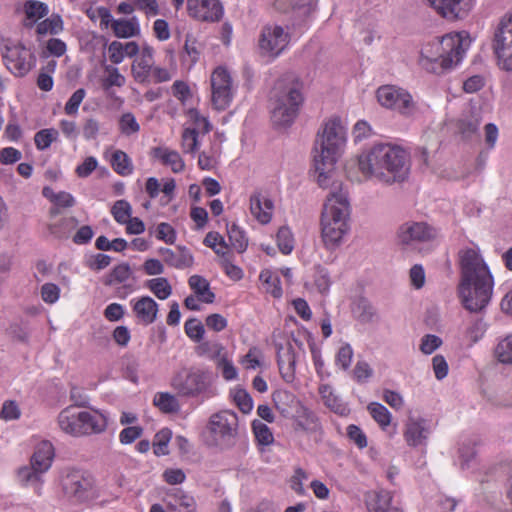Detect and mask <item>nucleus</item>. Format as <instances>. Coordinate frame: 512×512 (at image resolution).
<instances>
[{"label":"nucleus","mask_w":512,"mask_h":512,"mask_svg":"<svg viewBox=\"0 0 512 512\" xmlns=\"http://www.w3.org/2000/svg\"><path fill=\"white\" fill-rule=\"evenodd\" d=\"M460 282L458 295L470 312H480L489 303L493 292V276L479 251L465 248L459 251Z\"/></svg>","instance_id":"obj_1"},{"label":"nucleus","mask_w":512,"mask_h":512,"mask_svg":"<svg viewBox=\"0 0 512 512\" xmlns=\"http://www.w3.org/2000/svg\"><path fill=\"white\" fill-rule=\"evenodd\" d=\"M357 165L364 179L385 185L404 181L410 171L407 151L390 143L376 144L363 151L357 157Z\"/></svg>","instance_id":"obj_2"},{"label":"nucleus","mask_w":512,"mask_h":512,"mask_svg":"<svg viewBox=\"0 0 512 512\" xmlns=\"http://www.w3.org/2000/svg\"><path fill=\"white\" fill-rule=\"evenodd\" d=\"M320 187L330 190L320 217L321 239L324 247L333 251L342 245L350 229L351 206L348 190L342 181H332L327 186Z\"/></svg>","instance_id":"obj_3"},{"label":"nucleus","mask_w":512,"mask_h":512,"mask_svg":"<svg viewBox=\"0 0 512 512\" xmlns=\"http://www.w3.org/2000/svg\"><path fill=\"white\" fill-rule=\"evenodd\" d=\"M346 145V129L341 120L326 121L317 134L313 156V178L319 186H327L337 178L335 164Z\"/></svg>","instance_id":"obj_4"},{"label":"nucleus","mask_w":512,"mask_h":512,"mask_svg":"<svg viewBox=\"0 0 512 512\" xmlns=\"http://www.w3.org/2000/svg\"><path fill=\"white\" fill-rule=\"evenodd\" d=\"M470 44L471 39L465 32L435 38L422 46L419 64L431 73H445L461 62Z\"/></svg>","instance_id":"obj_5"},{"label":"nucleus","mask_w":512,"mask_h":512,"mask_svg":"<svg viewBox=\"0 0 512 512\" xmlns=\"http://www.w3.org/2000/svg\"><path fill=\"white\" fill-rule=\"evenodd\" d=\"M301 83L292 75L279 79L270 96L271 120L275 126H290L303 102Z\"/></svg>","instance_id":"obj_6"},{"label":"nucleus","mask_w":512,"mask_h":512,"mask_svg":"<svg viewBox=\"0 0 512 512\" xmlns=\"http://www.w3.org/2000/svg\"><path fill=\"white\" fill-rule=\"evenodd\" d=\"M57 422L61 431L73 437L100 434L107 427V419L99 411L80 410L73 405L59 413Z\"/></svg>","instance_id":"obj_7"},{"label":"nucleus","mask_w":512,"mask_h":512,"mask_svg":"<svg viewBox=\"0 0 512 512\" xmlns=\"http://www.w3.org/2000/svg\"><path fill=\"white\" fill-rule=\"evenodd\" d=\"M170 386L181 397L209 399L217 394L212 372L198 367H185L175 372Z\"/></svg>","instance_id":"obj_8"},{"label":"nucleus","mask_w":512,"mask_h":512,"mask_svg":"<svg viewBox=\"0 0 512 512\" xmlns=\"http://www.w3.org/2000/svg\"><path fill=\"white\" fill-rule=\"evenodd\" d=\"M207 443L221 450L232 448L238 438L239 418L236 412L223 409L210 415L205 426Z\"/></svg>","instance_id":"obj_9"},{"label":"nucleus","mask_w":512,"mask_h":512,"mask_svg":"<svg viewBox=\"0 0 512 512\" xmlns=\"http://www.w3.org/2000/svg\"><path fill=\"white\" fill-rule=\"evenodd\" d=\"M65 495L76 501H85L97 495V487L91 473L78 469H65L61 476Z\"/></svg>","instance_id":"obj_10"},{"label":"nucleus","mask_w":512,"mask_h":512,"mask_svg":"<svg viewBox=\"0 0 512 512\" xmlns=\"http://www.w3.org/2000/svg\"><path fill=\"white\" fill-rule=\"evenodd\" d=\"M493 50L498 59L499 66L512 70V11L499 22L493 39Z\"/></svg>","instance_id":"obj_11"},{"label":"nucleus","mask_w":512,"mask_h":512,"mask_svg":"<svg viewBox=\"0 0 512 512\" xmlns=\"http://www.w3.org/2000/svg\"><path fill=\"white\" fill-rule=\"evenodd\" d=\"M377 100L381 106L395 110L402 115H411L416 106L411 94L403 88L385 85L378 88Z\"/></svg>","instance_id":"obj_12"},{"label":"nucleus","mask_w":512,"mask_h":512,"mask_svg":"<svg viewBox=\"0 0 512 512\" xmlns=\"http://www.w3.org/2000/svg\"><path fill=\"white\" fill-rule=\"evenodd\" d=\"M437 228L427 222L409 221L402 224L397 231V238L403 246H413L420 243H430L438 238Z\"/></svg>","instance_id":"obj_13"},{"label":"nucleus","mask_w":512,"mask_h":512,"mask_svg":"<svg viewBox=\"0 0 512 512\" xmlns=\"http://www.w3.org/2000/svg\"><path fill=\"white\" fill-rule=\"evenodd\" d=\"M211 101L217 110H225L233 98L232 79L223 67H217L211 74Z\"/></svg>","instance_id":"obj_14"},{"label":"nucleus","mask_w":512,"mask_h":512,"mask_svg":"<svg viewBox=\"0 0 512 512\" xmlns=\"http://www.w3.org/2000/svg\"><path fill=\"white\" fill-rule=\"evenodd\" d=\"M289 33L282 26L266 25L260 34L259 48L263 55L278 56L289 43Z\"/></svg>","instance_id":"obj_15"},{"label":"nucleus","mask_w":512,"mask_h":512,"mask_svg":"<svg viewBox=\"0 0 512 512\" xmlns=\"http://www.w3.org/2000/svg\"><path fill=\"white\" fill-rule=\"evenodd\" d=\"M7 68L17 76L26 75L35 65V56L22 45L6 47L3 55Z\"/></svg>","instance_id":"obj_16"},{"label":"nucleus","mask_w":512,"mask_h":512,"mask_svg":"<svg viewBox=\"0 0 512 512\" xmlns=\"http://www.w3.org/2000/svg\"><path fill=\"white\" fill-rule=\"evenodd\" d=\"M430 6L448 20H463L473 10L476 0H427Z\"/></svg>","instance_id":"obj_17"},{"label":"nucleus","mask_w":512,"mask_h":512,"mask_svg":"<svg viewBox=\"0 0 512 512\" xmlns=\"http://www.w3.org/2000/svg\"><path fill=\"white\" fill-rule=\"evenodd\" d=\"M187 9L191 17L200 21L216 22L223 16L219 0H187Z\"/></svg>","instance_id":"obj_18"},{"label":"nucleus","mask_w":512,"mask_h":512,"mask_svg":"<svg viewBox=\"0 0 512 512\" xmlns=\"http://www.w3.org/2000/svg\"><path fill=\"white\" fill-rule=\"evenodd\" d=\"M429 434L430 428L425 419L419 416H408L403 431V436L408 446L419 447L426 445Z\"/></svg>","instance_id":"obj_19"},{"label":"nucleus","mask_w":512,"mask_h":512,"mask_svg":"<svg viewBox=\"0 0 512 512\" xmlns=\"http://www.w3.org/2000/svg\"><path fill=\"white\" fill-rule=\"evenodd\" d=\"M293 419L294 430L306 435L314 436L315 439L322 434V425L318 416L308 407L302 405L290 417Z\"/></svg>","instance_id":"obj_20"},{"label":"nucleus","mask_w":512,"mask_h":512,"mask_svg":"<svg viewBox=\"0 0 512 512\" xmlns=\"http://www.w3.org/2000/svg\"><path fill=\"white\" fill-rule=\"evenodd\" d=\"M132 310L139 323L150 325L155 322L158 314L157 302L149 297L142 296L131 301Z\"/></svg>","instance_id":"obj_21"},{"label":"nucleus","mask_w":512,"mask_h":512,"mask_svg":"<svg viewBox=\"0 0 512 512\" xmlns=\"http://www.w3.org/2000/svg\"><path fill=\"white\" fill-rule=\"evenodd\" d=\"M250 211L258 222L267 224L272 219L273 201L266 194L255 192L250 196Z\"/></svg>","instance_id":"obj_22"},{"label":"nucleus","mask_w":512,"mask_h":512,"mask_svg":"<svg viewBox=\"0 0 512 512\" xmlns=\"http://www.w3.org/2000/svg\"><path fill=\"white\" fill-rule=\"evenodd\" d=\"M153 54V49L150 46H145L142 48L140 56L134 60L131 71L138 83L148 81L154 64Z\"/></svg>","instance_id":"obj_23"},{"label":"nucleus","mask_w":512,"mask_h":512,"mask_svg":"<svg viewBox=\"0 0 512 512\" xmlns=\"http://www.w3.org/2000/svg\"><path fill=\"white\" fill-rule=\"evenodd\" d=\"M158 253L167 265L176 269L190 268L194 263L192 254L185 247H178L176 250L162 247L158 249Z\"/></svg>","instance_id":"obj_24"},{"label":"nucleus","mask_w":512,"mask_h":512,"mask_svg":"<svg viewBox=\"0 0 512 512\" xmlns=\"http://www.w3.org/2000/svg\"><path fill=\"white\" fill-rule=\"evenodd\" d=\"M277 361L283 380L287 383L293 382L295 379L296 356L291 344L279 347Z\"/></svg>","instance_id":"obj_25"},{"label":"nucleus","mask_w":512,"mask_h":512,"mask_svg":"<svg viewBox=\"0 0 512 512\" xmlns=\"http://www.w3.org/2000/svg\"><path fill=\"white\" fill-rule=\"evenodd\" d=\"M55 450L51 442L43 440L39 442L30 458V463L35 465L40 472L46 473L52 465Z\"/></svg>","instance_id":"obj_26"},{"label":"nucleus","mask_w":512,"mask_h":512,"mask_svg":"<svg viewBox=\"0 0 512 512\" xmlns=\"http://www.w3.org/2000/svg\"><path fill=\"white\" fill-rule=\"evenodd\" d=\"M276 409L286 418H290L303 404L287 390H277L273 393Z\"/></svg>","instance_id":"obj_27"},{"label":"nucleus","mask_w":512,"mask_h":512,"mask_svg":"<svg viewBox=\"0 0 512 512\" xmlns=\"http://www.w3.org/2000/svg\"><path fill=\"white\" fill-rule=\"evenodd\" d=\"M482 122L480 107L472 106L466 114H464L457 123V127L461 135L470 138L477 133Z\"/></svg>","instance_id":"obj_28"},{"label":"nucleus","mask_w":512,"mask_h":512,"mask_svg":"<svg viewBox=\"0 0 512 512\" xmlns=\"http://www.w3.org/2000/svg\"><path fill=\"white\" fill-rule=\"evenodd\" d=\"M35 465L31 463L24 465L17 470V480L25 487H33L37 494H40L41 486L43 483V475Z\"/></svg>","instance_id":"obj_29"},{"label":"nucleus","mask_w":512,"mask_h":512,"mask_svg":"<svg viewBox=\"0 0 512 512\" xmlns=\"http://www.w3.org/2000/svg\"><path fill=\"white\" fill-rule=\"evenodd\" d=\"M393 496L391 492L380 490L374 492L368 501L369 512H401L392 505Z\"/></svg>","instance_id":"obj_30"},{"label":"nucleus","mask_w":512,"mask_h":512,"mask_svg":"<svg viewBox=\"0 0 512 512\" xmlns=\"http://www.w3.org/2000/svg\"><path fill=\"white\" fill-rule=\"evenodd\" d=\"M111 29L117 38H132L140 34V26L136 17L111 20Z\"/></svg>","instance_id":"obj_31"},{"label":"nucleus","mask_w":512,"mask_h":512,"mask_svg":"<svg viewBox=\"0 0 512 512\" xmlns=\"http://www.w3.org/2000/svg\"><path fill=\"white\" fill-rule=\"evenodd\" d=\"M153 156L159 159L163 165L169 166L174 173L184 170L185 164L180 154L167 147H157L153 149Z\"/></svg>","instance_id":"obj_32"},{"label":"nucleus","mask_w":512,"mask_h":512,"mask_svg":"<svg viewBox=\"0 0 512 512\" xmlns=\"http://www.w3.org/2000/svg\"><path fill=\"white\" fill-rule=\"evenodd\" d=\"M23 10L27 21H29L25 24L26 27H32L49 13L48 5L38 0H27L24 3Z\"/></svg>","instance_id":"obj_33"},{"label":"nucleus","mask_w":512,"mask_h":512,"mask_svg":"<svg viewBox=\"0 0 512 512\" xmlns=\"http://www.w3.org/2000/svg\"><path fill=\"white\" fill-rule=\"evenodd\" d=\"M188 284L193 290L199 301L204 303H213L215 294L210 289L209 282L200 275H192L188 279Z\"/></svg>","instance_id":"obj_34"},{"label":"nucleus","mask_w":512,"mask_h":512,"mask_svg":"<svg viewBox=\"0 0 512 512\" xmlns=\"http://www.w3.org/2000/svg\"><path fill=\"white\" fill-rule=\"evenodd\" d=\"M167 507L170 512H182V510L196 507V502L191 495L176 489L167 496Z\"/></svg>","instance_id":"obj_35"},{"label":"nucleus","mask_w":512,"mask_h":512,"mask_svg":"<svg viewBox=\"0 0 512 512\" xmlns=\"http://www.w3.org/2000/svg\"><path fill=\"white\" fill-rule=\"evenodd\" d=\"M63 29V20L58 14H53L36 25V33L39 36H45L47 34L57 35L60 34Z\"/></svg>","instance_id":"obj_36"},{"label":"nucleus","mask_w":512,"mask_h":512,"mask_svg":"<svg viewBox=\"0 0 512 512\" xmlns=\"http://www.w3.org/2000/svg\"><path fill=\"white\" fill-rule=\"evenodd\" d=\"M259 279L262 281L264 289L267 293L271 294L274 298H280L283 294L280 278L277 274L269 269L262 270Z\"/></svg>","instance_id":"obj_37"},{"label":"nucleus","mask_w":512,"mask_h":512,"mask_svg":"<svg viewBox=\"0 0 512 512\" xmlns=\"http://www.w3.org/2000/svg\"><path fill=\"white\" fill-rule=\"evenodd\" d=\"M153 403L164 413H176L180 410L178 399L168 392L157 393L154 396Z\"/></svg>","instance_id":"obj_38"},{"label":"nucleus","mask_w":512,"mask_h":512,"mask_svg":"<svg viewBox=\"0 0 512 512\" xmlns=\"http://www.w3.org/2000/svg\"><path fill=\"white\" fill-rule=\"evenodd\" d=\"M319 394L324 404L332 411L343 414L346 410L341 400L334 394L331 386L323 384L319 387Z\"/></svg>","instance_id":"obj_39"},{"label":"nucleus","mask_w":512,"mask_h":512,"mask_svg":"<svg viewBox=\"0 0 512 512\" xmlns=\"http://www.w3.org/2000/svg\"><path fill=\"white\" fill-rule=\"evenodd\" d=\"M353 311L359 320L364 323L373 322L378 318L377 310L375 307L364 298H360L355 303Z\"/></svg>","instance_id":"obj_40"},{"label":"nucleus","mask_w":512,"mask_h":512,"mask_svg":"<svg viewBox=\"0 0 512 512\" xmlns=\"http://www.w3.org/2000/svg\"><path fill=\"white\" fill-rule=\"evenodd\" d=\"M146 287L160 300H165L172 294V287L164 277L148 280Z\"/></svg>","instance_id":"obj_41"},{"label":"nucleus","mask_w":512,"mask_h":512,"mask_svg":"<svg viewBox=\"0 0 512 512\" xmlns=\"http://www.w3.org/2000/svg\"><path fill=\"white\" fill-rule=\"evenodd\" d=\"M111 165L115 172L122 176L130 175L133 171V166L129 156L122 150H116L111 158Z\"/></svg>","instance_id":"obj_42"},{"label":"nucleus","mask_w":512,"mask_h":512,"mask_svg":"<svg viewBox=\"0 0 512 512\" xmlns=\"http://www.w3.org/2000/svg\"><path fill=\"white\" fill-rule=\"evenodd\" d=\"M132 276V270L127 263H122L113 268L110 274L106 277L104 284L112 286L114 284H121L126 282Z\"/></svg>","instance_id":"obj_43"},{"label":"nucleus","mask_w":512,"mask_h":512,"mask_svg":"<svg viewBox=\"0 0 512 512\" xmlns=\"http://www.w3.org/2000/svg\"><path fill=\"white\" fill-rule=\"evenodd\" d=\"M372 418L380 425L382 429H386L391 423V413L388 409L377 402L370 403L367 407Z\"/></svg>","instance_id":"obj_44"},{"label":"nucleus","mask_w":512,"mask_h":512,"mask_svg":"<svg viewBox=\"0 0 512 512\" xmlns=\"http://www.w3.org/2000/svg\"><path fill=\"white\" fill-rule=\"evenodd\" d=\"M227 232L231 246L239 253L244 252L248 246L245 233L236 224L230 225Z\"/></svg>","instance_id":"obj_45"},{"label":"nucleus","mask_w":512,"mask_h":512,"mask_svg":"<svg viewBox=\"0 0 512 512\" xmlns=\"http://www.w3.org/2000/svg\"><path fill=\"white\" fill-rule=\"evenodd\" d=\"M198 356H205L215 362L225 353L224 347L217 342H202L196 347Z\"/></svg>","instance_id":"obj_46"},{"label":"nucleus","mask_w":512,"mask_h":512,"mask_svg":"<svg viewBox=\"0 0 512 512\" xmlns=\"http://www.w3.org/2000/svg\"><path fill=\"white\" fill-rule=\"evenodd\" d=\"M253 433L260 445L268 446L274 442V436L270 428L260 420H254L252 423Z\"/></svg>","instance_id":"obj_47"},{"label":"nucleus","mask_w":512,"mask_h":512,"mask_svg":"<svg viewBox=\"0 0 512 512\" xmlns=\"http://www.w3.org/2000/svg\"><path fill=\"white\" fill-rule=\"evenodd\" d=\"M486 332V323L482 318H476L471 321L465 330V338L470 344L478 342Z\"/></svg>","instance_id":"obj_48"},{"label":"nucleus","mask_w":512,"mask_h":512,"mask_svg":"<svg viewBox=\"0 0 512 512\" xmlns=\"http://www.w3.org/2000/svg\"><path fill=\"white\" fill-rule=\"evenodd\" d=\"M58 131L54 128H46L38 131L34 136V142L38 150H45L57 140Z\"/></svg>","instance_id":"obj_49"},{"label":"nucleus","mask_w":512,"mask_h":512,"mask_svg":"<svg viewBox=\"0 0 512 512\" xmlns=\"http://www.w3.org/2000/svg\"><path fill=\"white\" fill-rule=\"evenodd\" d=\"M277 245L279 250L287 255L294 249V237L291 230L287 226H282L277 232Z\"/></svg>","instance_id":"obj_50"},{"label":"nucleus","mask_w":512,"mask_h":512,"mask_svg":"<svg viewBox=\"0 0 512 512\" xmlns=\"http://www.w3.org/2000/svg\"><path fill=\"white\" fill-rule=\"evenodd\" d=\"M476 457L475 442L472 440H465L461 443L459 448V459L462 469L469 468L470 463Z\"/></svg>","instance_id":"obj_51"},{"label":"nucleus","mask_w":512,"mask_h":512,"mask_svg":"<svg viewBox=\"0 0 512 512\" xmlns=\"http://www.w3.org/2000/svg\"><path fill=\"white\" fill-rule=\"evenodd\" d=\"M204 244L214 250L217 255L225 256L228 251V246L223 238L217 232H209L204 238Z\"/></svg>","instance_id":"obj_52"},{"label":"nucleus","mask_w":512,"mask_h":512,"mask_svg":"<svg viewBox=\"0 0 512 512\" xmlns=\"http://www.w3.org/2000/svg\"><path fill=\"white\" fill-rule=\"evenodd\" d=\"M181 147L184 153L194 154L198 150V132L196 128L184 129Z\"/></svg>","instance_id":"obj_53"},{"label":"nucleus","mask_w":512,"mask_h":512,"mask_svg":"<svg viewBox=\"0 0 512 512\" xmlns=\"http://www.w3.org/2000/svg\"><path fill=\"white\" fill-rule=\"evenodd\" d=\"M119 130L125 136L136 134L140 131V125L135 116L130 113H124L119 119Z\"/></svg>","instance_id":"obj_54"},{"label":"nucleus","mask_w":512,"mask_h":512,"mask_svg":"<svg viewBox=\"0 0 512 512\" xmlns=\"http://www.w3.org/2000/svg\"><path fill=\"white\" fill-rule=\"evenodd\" d=\"M495 355L500 362L512 364V334L498 343Z\"/></svg>","instance_id":"obj_55"},{"label":"nucleus","mask_w":512,"mask_h":512,"mask_svg":"<svg viewBox=\"0 0 512 512\" xmlns=\"http://www.w3.org/2000/svg\"><path fill=\"white\" fill-rule=\"evenodd\" d=\"M291 5L295 16L304 19L315 10L316 0H291Z\"/></svg>","instance_id":"obj_56"},{"label":"nucleus","mask_w":512,"mask_h":512,"mask_svg":"<svg viewBox=\"0 0 512 512\" xmlns=\"http://www.w3.org/2000/svg\"><path fill=\"white\" fill-rule=\"evenodd\" d=\"M131 212V205L125 200L116 201L111 210L114 219L120 224H124L129 220Z\"/></svg>","instance_id":"obj_57"},{"label":"nucleus","mask_w":512,"mask_h":512,"mask_svg":"<svg viewBox=\"0 0 512 512\" xmlns=\"http://www.w3.org/2000/svg\"><path fill=\"white\" fill-rule=\"evenodd\" d=\"M216 368L221 372L223 378L227 381L237 378L238 372L232 361L228 359L227 354L224 353L216 361Z\"/></svg>","instance_id":"obj_58"},{"label":"nucleus","mask_w":512,"mask_h":512,"mask_svg":"<svg viewBox=\"0 0 512 512\" xmlns=\"http://www.w3.org/2000/svg\"><path fill=\"white\" fill-rule=\"evenodd\" d=\"M200 55V45L191 35L186 36L185 44H184V61H189L191 64H194L199 59Z\"/></svg>","instance_id":"obj_59"},{"label":"nucleus","mask_w":512,"mask_h":512,"mask_svg":"<svg viewBox=\"0 0 512 512\" xmlns=\"http://www.w3.org/2000/svg\"><path fill=\"white\" fill-rule=\"evenodd\" d=\"M442 339L434 334H426L421 338L419 349L425 355L435 352L441 345Z\"/></svg>","instance_id":"obj_60"},{"label":"nucleus","mask_w":512,"mask_h":512,"mask_svg":"<svg viewBox=\"0 0 512 512\" xmlns=\"http://www.w3.org/2000/svg\"><path fill=\"white\" fill-rule=\"evenodd\" d=\"M353 349L349 344H343L336 354V365L343 370H347L353 359Z\"/></svg>","instance_id":"obj_61"},{"label":"nucleus","mask_w":512,"mask_h":512,"mask_svg":"<svg viewBox=\"0 0 512 512\" xmlns=\"http://www.w3.org/2000/svg\"><path fill=\"white\" fill-rule=\"evenodd\" d=\"M233 399L238 408L244 413H249L253 408V400L244 389H237L234 392Z\"/></svg>","instance_id":"obj_62"},{"label":"nucleus","mask_w":512,"mask_h":512,"mask_svg":"<svg viewBox=\"0 0 512 512\" xmlns=\"http://www.w3.org/2000/svg\"><path fill=\"white\" fill-rule=\"evenodd\" d=\"M171 438V432L167 429L161 430L155 435L154 453L158 456L168 454L167 445Z\"/></svg>","instance_id":"obj_63"},{"label":"nucleus","mask_w":512,"mask_h":512,"mask_svg":"<svg viewBox=\"0 0 512 512\" xmlns=\"http://www.w3.org/2000/svg\"><path fill=\"white\" fill-rule=\"evenodd\" d=\"M85 95H86V91L83 88L76 90L71 95V97L69 98V100L67 101V103L65 105L64 110H65L66 114H68V115L76 114L81 102L85 98Z\"/></svg>","instance_id":"obj_64"}]
</instances>
